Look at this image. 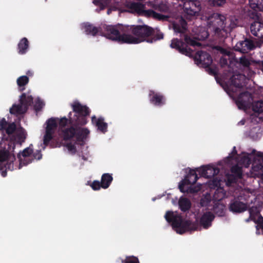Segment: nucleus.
<instances>
[{"label": "nucleus", "mask_w": 263, "mask_h": 263, "mask_svg": "<svg viewBox=\"0 0 263 263\" xmlns=\"http://www.w3.org/2000/svg\"><path fill=\"white\" fill-rule=\"evenodd\" d=\"M152 35H154V36L152 38L147 39V42L149 43H152L157 41V40L163 39V34L160 31H158L156 33H155V31L154 30V33Z\"/></svg>", "instance_id": "4c0bfd02"}, {"label": "nucleus", "mask_w": 263, "mask_h": 263, "mask_svg": "<svg viewBox=\"0 0 263 263\" xmlns=\"http://www.w3.org/2000/svg\"><path fill=\"white\" fill-rule=\"evenodd\" d=\"M226 21V16L218 13H213L208 17L209 23L213 26L215 33L217 34L222 30L225 31Z\"/></svg>", "instance_id": "f8f14e48"}, {"label": "nucleus", "mask_w": 263, "mask_h": 263, "mask_svg": "<svg viewBox=\"0 0 263 263\" xmlns=\"http://www.w3.org/2000/svg\"><path fill=\"white\" fill-rule=\"evenodd\" d=\"M244 123H245V121H241V123H242V124H244Z\"/></svg>", "instance_id": "338daca9"}, {"label": "nucleus", "mask_w": 263, "mask_h": 263, "mask_svg": "<svg viewBox=\"0 0 263 263\" xmlns=\"http://www.w3.org/2000/svg\"><path fill=\"white\" fill-rule=\"evenodd\" d=\"M33 98L31 96H27L25 93H23L20 96L19 101L25 107H26L28 110L29 107L33 103Z\"/></svg>", "instance_id": "c85d7f7f"}, {"label": "nucleus", "mask_w": 263, "mask_h": 263, "mask_svg": "<svg viewBox=\"0 0 263 263\" xmlns=\"http://www.w3.org/2000/svg\"><path fill=\"white\" fill-rule=\"evenodd\" d=\"M113 180V178L111 174L109 173H105L102 175L101 183L102 184V188L104 189H107L110 185Z\"/></svg>", "instance_id": "cd10ccee"}, {"label": "nucleus", "mask_w": 263, "mask_h": 263, "mask_svg": "<svg viewBox=\"0 0 263 263\" xmlns=\"http://www.w3.org/2000/svg\"><path fill=\"white\" fill-rule=\"evenodd\" d=\"M50 145L51 147H53V144L51 143Z\"/></svg>", "instance_id": "69168bd1"}, {"label": "nucleus", "mask_w": 263, "mask_h": 263, "mask_svg": "<svg viewBox=\"0 0 263 263\" xmlns=\"http://www.w3.org/2000/svg\"><path fill=\"white\" fill-rule=\"evenodd\" d=\"M46 124L45 133L43 137V144L45 147L48 146L53 139V134L58 126L55 119L53 118L49 119L46 121Z\"/></svg>", "instance_id": "ddd939ff"}, {"label": "nucleus", "mask_w": 263, "mask_h": 263, "mask_svg": "<svg viewBox=\"0 0 263 263\" xmlns=\"http://www.w3.org/2000/svg\"><path fill=\"white\" fill-rule=\"evenodd\" d=\"M214 218L215 216L212 212H206L201 217L200 224L204 229H207L211 226Z\"/></svg>", "instance_id": "412c9836"}, {"label": "nucleus", "mask_w": 263, "mask_h": 263, "mask_svg": "<svg viewBox=\"0 0 263 263\" xmlns=\"http://www.w3.org/2000/svg\"><path fill=\"white\" fill-rule=\"evenodd\" d=\"M31 162H32V160H30V161H28V162H23V164H24V165H27V164H28V163H31Z\"/></svg>", "instance_id": "bf43d9fd"}, {"label": "nucleus", "mask_w": 263, "mask_h": 263, "mask_svg": "<svg viewBox=\"0 0 263 263\" xmlns=\"http://www.w3.org/2000/svg\"><path fill=\"white\" fill-rule=\"evenodd\" d=\"M103 34V35L106 38L117 41L119 43L128 44V43L132 42L129 40L132 37L128 36L127 26H123L120 24L106 26Z\"/></svg>", "instance_id": "7ed1b4c3"}, {"label": "nucleus", "mask_w": 263, "mask_h": 263, "mask_svg": "<svg viewBox=\"0 0 263 263\" xmlns=\"http://www.w3.org/2000/svg\"><path fill=\"white\" fill-rule=\"evenodd\" d=\"M128 33L131 32L134 36L129 34L132 38L129 39L131 43L128 44H139L142 42L146 41V38L152 36L154 33V29L147 25H132L127 26Z\"/></svg>", "instance_id": "20e7f679"}, {"label": "nucleus", "mask_w": 263, "mask_h": 263, "mask_svg": "<svg viewBox=\"0 0 263 263\" xmlns=\"http://www.w3.org/2000/svg\"><path fill=\"white\" fill-rule=\"evenodd\" d=\"M26 136L25 129L20 127L10 139L3 138V142L0 143V173L3 177L7 176V170L12 171L14 169L13 162L15 160V156L13 152L15 144L21 145L25 142Z\"/></svg>", "instance_id": "f257e3e1"}, {"label": "nucleus", "mask_w": 263, "mask_h": 263, "mask_svg": "<svg viewBox=\"0 0 263 263\" xmlns=\"http://www.w3.org/2000/svg\"><path fill=\"white\" fill-rule=\"evenodd\" d=\"M250 31L252 35L263 42V23L255 21L250 25Z\"/></svg>", "instance_id": "aec40b11"}, {"label": "nucleus", "mask_w": 263, "mask_h": 263, "mask_svg": "<svg viewBox=\"0 0 263 263\" xmlns=\"http://www.w3.org/2000/svg\"><path fill=\"white\" fill-rule=\"evenodd\" d=\"M205 34H206V36H205V37L206 38V37L208 36L209 34H208V32H205Z\"/></svg>", "instance_id": "0e129e2a"}, {"label": "nucleus", "mask_w": 263, "mask_h": 263, "mask_svg": "<svg viewBox=\"0 0 263 263\" xmlns=\"http://www.w3.org/2000/svg\"><path fill=\"white\" fill-rule=\"evenodd\" d=\"M17 84L20 88V90L22 91L25 90V86L29 82V78L26 76H21L17 79Z\"/></svg>", "instance_id": "473e14b6"}, {"label": "nucleus", "mask_w": 263, "mask_h": 263, "mask_svg": "<svg viewBox=\"0 0 263 263\" xmlns=\"http://www.w3.org/2000/svg\"><path fill=\"white\" fill-rule=\"evenodd\" d=\"M252 109L255 112L261 113L263 112V101L254 102L252 104Z\"/></svg>", "instance_id": "e433bc0d"}, {"label": "nucleus", "mask_w": 263, "mask_h": 263, "mask_svg": "<svg viewBox=\"0 0 263 263\" xmlns=\"http://www.w3.org/2000/svg\"><path fill=\"white\" fill-rule=\"evenodd\" d=\"M209 2L213 6H221L226 3V0H209Z\"/></svg>", "instance_id": "c03bdc74"}, {"label": "nucleus", "mask_w": 263, "mask_h": 263, "mask_svg": "<svg viewBox=\"0 0 263 263\" xmlns=\"http://www.w3.org/2000/svg\"><path fill=\"white\" fill-rule=\"evenodd\" d=\"M90 186L93 190L97 191L100 190V188L102 187V184L101 182L99 181L94 180L90 184Z\"/></svg>", "instance_id": "de8ad7c7"}, {"label": "nucleus", "mask_w": 263, "mask_h": 263, "mask_svg": "<svg viewBox=\"0 0 263 263\" xmlns=\"http://www.w3.org/2000/svg\"><path fill=\"white\" fill-rule=\"evenodd\" d=\"M245 80L244 74H234L230 78L228 83L225 84L223 88L228 94L234 93L236 88H241L244 86Z\"/></svg>", "instance_id": "9b49d317"}, {"label": "nucleus", "mask_w": 263, "mask_h": 263, "mask_svg": "<svg viewBox=\"0 0 263 263\" xmlns=\"http://www.w3.org/2000/svg\"><path fill=\"white\" fill-rule=\"evenodd\" d=\"M215 213L219 216H223L224 215V211L223 209V208H219V207L215 208Z\"/></svg>", "instance_id": "864d4df0"}, {"label": "nucleus", "mask_w": 263, "mask_h": 263, "mask_svg": "<svg viewBox=\"0 0 263 263\" xmlns=\"http://www.w3.org/2000/svg\"><path fill=\"white\" fill-rule=\"evenodd\" d=\"M165 218L176 232L182 234L186 232L194 231L198 229V224L190 220H184L179 214H174L173 212L167 211L165 215Z\"/></svg>", "instance_id": "f03ea898"}, {"label": "nucleus", "mask_w": 263, "mask_h": 263, "mask_svg": "<svg viewBox=\"0 0 263 263\" xmlns=\"http://www.w3.org/2000/svg\"><path fill=\"white\" fill-rule=\"evenodd\" d=\"M231 173L239 178V179L242 178V167L236 164L233 166L231 168Z\"/></svg>", "instance_id": "f704fd0d"}, {"label": "nucleus", "mask_w": 263, "mask_h": 263, "mask_svg": "<svg viewBox=\"0 0 263 263\" xmlns=\"http://www.w3.org/2000/svg\"><path fill=\"white\" fill-rule=\"evenodd\" d=\"M71 106L74 115L73 117L69 116L70 123L75 126L85 125L87 123V117L89 116L90 113L89 108L79 102H74Z\"/></svg>", "instance_id": "423d86ee"}, {"label": "nucleus", "mask_w": 263, "mask_h": 263, "mask_svg": "<svg viewBox=\"0 0 263 263\" xmlns=\"http://www.w3.org/2000/svg\"><path fill=\"white\" fill-rule=\"evenodd\" d=\"M148 7L152 8L155 10L163 12L166 9V5L163 3L158 4L154 1H149L146 2Z\"/></svg>", "instance_id": "7c9ffc66"}, {"label": "nucleus", "mask_w": 263, "mask_h": 263, "mask_svg": "<svg viewBox=\"0 0 263 263\" xmlns=\"http://www.w3.org/2000/svg\"><path fill=\"white\" fill-rule=\"evenodd\" d=\"M104 118L100 117L97 119L95 116L91 117V122L92 124H95L97 127L98 129L103 133H105L107 132V124L104 122Z\"/></svg>", "instance_id": "b1692460"}, {"label": "nucleus", "mask_w": 263, "mask_h": 263, "mask_svg": "<svg viewBox=\"0 0 263 263\" xmlns=\"http://www.w3.org/2000/svg\"><path fill=\"white\" fill-rule=\"evenodd\" d=\"M173 29L175 32L182 33L187 29V22L181 18L178 23H174L173 25Z\"/></svg>", "instance_id": "bb28decb"}, {"label": "nucleus", "mask_w": 263, "mask_h": 263, "mask_svg": "<svg viewBox=\"0 0 263 263\" xmlns=\"http://www.w3.org/2000/svg\"><path fill=\"white\" fill-rule=\"evenodd\" d=\"M184 40L174 38L172 40L170 47L175 49L180 53L186 56L191 57L193 55V50L188 47V45L192 46H200L201 44L186 34L184 35Z\"/></svg>", "instance_id": "0eeeda50"}, {"label": "nucleus", "mask_w": 263, "mask_h": 263, "mask_svg": "<svg viewBox=\"0 0 263 263\" xmlns=\"http://www.w3.org/2000/svg\"><path fill=\"white\" fill-rule=\"evenodd\" d=\"M8 124L5 118H3L0 121V132H4Z\"/></svg>", "instance_id": "3c124183"}, {"label": "nucleus", "mask_w": 263, "mask_h": 263, "mask_svg": "<svg viewBox=\"0 0 263 263\" xmlns=\"http://www.w3.org/2000/svg\"><path fill=\"white\" fill-rule=\"evenodd\" d=\"M250 220H251V219L250 218V217L248 219H246V221L247 222H249Z\"/></svg>", "instance_id": "052dcab7"}, {"label": "nucleus", "mask_w": 263, "mask_h": 263, "mask_svg": "<svg viewBox=\"0 0 263 263\" xmlns=\"http://www.w3.org/2000/svg\"><path fill=\"white\" fill-rule=\"evenodd\" d=\"M29 43L26 37L22 38L18 43V52L20 54H25L29 48Z\"/></svg>", "instance_id": "a878e982"}, {"label": "nucleus", "mask_w": 263, "mask_h": 263, "mask_svg": "<svg viewBox=\"0 0 263 263\" xmlns=\"http://www.w3.org/2000/svg\"><path fill=\"white\" fill-rule=\"evenodd\" d=\"M66 147L67 148L68 150L71 152L72 154H75L77 151L76 146L74 144H72L71 143H68L66 145Z\"/></svg>", "instance_id": "09e8293b"}, {"label": "nucleus", "mask_w": 263, "mask_h": 263, "mask_svg": "<svg viewBox=\"0 0 263 263\" xmlns=\"http://www.w3.org/2000/svg\"><path fill=\"white\" fill-rule=\"evenodd\" d=\"M27 108L20 102L18 104H13L10 109V113L15 115H21L25 114Z\"/></svg>", "instance_id": "393cba45"}, {"label": "nucleus", "mask_w": 263, "mask_h": 263, "mask_svg": "<svg viewBox=\"0 0 263 263\" xmlns=\"http://www.w3.org/2000/svg\"><path fill=\"white\" fill-rule=\"evenodd\" d=\"M69 127L64 128L61 130L64 140L67 141L75 137L78 142H83L89 134V130L86 128H81L71 125Z\"/></svg>", "instance_id": "1a4fd4ad"}, {"label": "nucleus", "mask_w": 263, "mask_h": 263, "mask_svg": "<svg viewBox=\"0 0 263 263\" xmlns=\"http://www.w3.org/2000/svg\"><path fill=\"white\" fill-rule=\"evenodd\" d=\"M44 105L45 103H44V102L40 99H37L35 101V104L34 105V110L36 112L40 111L42 110Z\"/></svg>", "instance_id": "79ce46f5"}, {"label": "nucleus", "mask_w": 263, "mask_h": 263, "mask_svg": "<svg viewBox=\"0 0 263 263\" xmlns=\"http://www.w3.org/2000/svg\"><path fill=\"white\" fill-rule=\"evenodd\" d=\"M237 62L241 66L243 67L244 68H246L247 69H250L251 62L249 59L246 56L243 55L239 59V61Z\"/></svg>", "instance_id": "72a5a7b5"}, {"label": "nucleus", "mask_w": 263, "mask_h": 263, "mask_svg": "<svg viewBox=\"0 0 263 263\" xmlns=\"http://www.w3.org/2000/svg\"><path fill=\"white\" fill-rule=\"evenodd\" d=\"M247 209L246 204L238 200L232 201L229 206L230 210L234 213H241L246 211Z\"/></svg>", "instance_id": "4be33fe9"}, {"label": "nucleus", "mask_w": 263, "mask_h": 263, "mask_svg": "<svg viewBox=\"0 0 263 263\" xmlns=\"http://www.w3.org/2000/svg\"><path fill=\"white\" fill-rule=\"evenodd\" d=\"M261 70H262V71H263V61H262V63H261Z\"/></svg>", "instance_id": "e2e57ef3"}, {"label": "nucleus", "mask_w": 263, "mask_h": 263, "mask_svg": "<svg viewBox=\"0 0 263 263\" xmlns=\"http://www.w3.org/2000/svg\"><path fill=\"white\" fill-rule=\"evenodd\" d=\"M17 157L18 158V159L20 160V161H21V154H18L17 155Z\"/></svg>", "instance_id": "680f3d73"}, {"label": "nucleus", "mask_w": 263, "mask_h": 263, "mask_svg": "<svg viewBox=\"0 0 263 263\" xmlns=\"http://www.w3.org/2000/svg\"><path fill=\"white\" fill-rule=\"evenodd\" d=\"M206 71L211 75L216 76L217 75V72L215 68L211 67L210 66H209L208 67H205Z\"/></svg>", "instance_id": "8fccbe9b"}, {"label": "nucleus", "mask_w": 263, "mask_h": 263, "mask_svg": "<svg viewBox=\"0 0 263 263\" xmlns=\"http://www.w3.org/2000/svg\"><path fill=\"white\" fill-rule=\"evenodd\" d=\"M232 58H229L227 55L222 56L220 59V64L221 67H224L228 65V60H230Z\"/></svg>", "instance_id": "49530a36"}, {"label": "nucleus", "mask_w": 263, "mask_h": 263, "mask_svg": "<svg viewBox=\"0 0 263 263\" xmlns=\"http://www.w3.org/2000/svg\"><path fill=\"white\" fill-rule=\"evenodd\" d=\"M196 171L201 176L206 178H211L214 177L217 175L220 171L218 168L213 167L211 165L202 166L199 168H196Z\"/></svg>", "instance_id": "dca6fc26"}, {"label": "nucleus", "mask_w": 263, "mask_h": 263, "mask_svg": "<svg viewBox=\"0 0 263 263\" xmlns=\"http://www.w3.org/2000/svg\"><path fill=\"white\" fill-rule=\"evenodd\" d=\"M255 48L253 42L248 39H245L244 41L237 42L234 48L235 51L243 53H247L248 51L253 50Z\"/></svg>", "instance_id": "a211bd4d"}, {"label": "nucleus", "mask_w": 263, "mask_h": 263, "mask_svg": "<svg viewBox=\"0 0 263 263\" xmlns=\"http://www.w3.org/2000/svg\"><path fill=\"white\" fill-rule=\"evenodd\" d=\"M251 94L248 91L241 92L238 96L236 103L239 109H246L252 100Z\"/></svg>", "instance_id": "f3484780"}, {"label": "nucleus", "mask_w": 263, "mask_h": 263, "mask_svg": "<svg viewBox=\"0 0 263 263\" xmlns=\"http://www.w3.org/2000/svg\"><path fill=\"white\" fill-rule=\"evenodd\" d=\"M250 7L253 9L260 8L262 5V0H249Z\"/></svg>", "instance_id": "ea45409f"}, {"label": "nucleus", "mask_w": 263, "mask_h": 263, "mask_svg": "<svg viewBox=\"0 0 263 263\" xmlns=\"http://www.w3.org/2000/svg\"><path fill=\"white\" fill-rule=\"evenodd\" d=\"M26 74H27L28 76H33V72H32L31 71H30V70H28V71L26 72Z\"/></svg>", "instance_id": "13d9d810"}, {"label": "nucleus", "mask_w": 263, "mask_h": 263, "mask_svg": "<svg viewBox=\"0 0 263 263\" xmlns=\"http://www.w3.org/2000/svg\"><path fill=\"white\" fill-rule=\"evenodd\" d=\"M33 152V151L32 148H30V147H27L23 150L21 155L23 157L26 158V160H25V161H26L29 159L27 157L30 156V155L32 154Z\"/></svg>", "instance_id": "a18cd8bd"}, {"label": "nucleus", "mask_w": 263, "mask_h": 263, "mask_svg": "<svg viewBox=\"0 0 263 263\" xmlns=\"http://www.w3.org/2000/svg\"><path fill=\"white\" fill-rule=\"evenodd\" d=\"M198 179L196 170L190 169L184 179L179 184L180 191L182 193H194L198 190L192 187L191 185L195 184Z\"/></svg>", "instance_id": "9d476101"}, {"label": "nucleus", "mask_w": 263, "mask_h": 263, "mask_svg": "<svg viewBox=\"0 0 263 263\" xmlns=\"http://www.w3.org/2000/svg\"><path fill=\"white\" fill-rule=\"evenodd\" d=\"M8 126L6 127L5 130L7 135H5L4 132H0V143L3 142V138L10 139L13 136L12 134L16 130V126L15 123L8 124Z\"/></svg>", "instance_id": "5701e85b"}, {"label": "nucleus", "mask_w": 263, "mask_h": 263, "mask_svg": "<svg viewBox=\"0 0 263 263\" xmlns=\"http://www.w3.org/2000/svg\"><path fill=\"white\" fill-rule=\"evenodd\" d=\"M194 59L198 65H201V66L204 68L211 66L213 62L211 55L208 52L203 51H198Z\"/></svg>", "instance_id": "2eb2a0df"}, {"label": "nucleus", "mask_w": 263, "mask_h": 263, "mask_svg": "<svg viewBox=\"0 0 263 263\" xmlns=\"http://www.w3.org/2000/svg\"><path fill=\"white\" fill-rule=\"evenodd\" d=\"M214 49H215L218 52L221 53L222 55H227V57L230 58H233L234 57L233 53L231 52L230 50H228L226 49H224L222 48L221 46H216L214 47Z\"/></svg>", "instance_id": "c9c22d12"}, {"label": "nucleus", "mask_w": 263, "mask_h": 263, "mask_svg": "<svg viewBox=\"0 0 263 263\" xmlns=\"http://www.w3.org/2000/svg\"><path fill=\"white\" fill-rule=\"evenodd\" d=\"M127 7L130 10V12L136 13L139 15L152 17L158 20H165L167 17L165 15L157 13L154 10H145V5L138 2L128 3Z\"/></svg>", "instance_id": "6e6552de"}, {"label": "nucleus", "mask_w": 263, "mask_h": 263, "mask_svg": "<svg viewBox=\"0 0 263 263\" xmlns=\"http://www.w3.org/2000/svg\"><path fill=\"white\" fill-rule=\"evenodd\" d=\"M201 9V2L198 0H187L183 2V9L189 16L198 15Z\"/></svg>", "instance_id": "4468645a"}, {"label": "nucleus", "mask_w": 263, "mask_h": 263, "mask_svg": "<svg viewBox=\"0 0 263 263\" xmlns=\"http://www.w3.org/2000/svg\"><path fill=\"white\" fill-rule=\"evenodd\" d=\"M72 113L70 112L69 114L68 117H69V116L71 117ZM69 124L70 125H72L69 121V118L67 119L65 117L62 118L59 121V126L61 128H64L68 124Z\"/></svg>", "instance_id": "a19ab883"}, {"label": "nucleus", "mask_w": 263, "mask_h": 263, "mask_svg": "<svg viewBox=\"0 0 263 263\" xmlns=\"http://www.w3.org/2000/svg\"><path fill=\"white\" fill-rule=\"evenodd\" d=\"M255 223H257L258 224H260L261 226L263 225V217L260 215L258 217V219L256 220V222Z\"/></svg>", "instance_id": "4d7b16f0"}, {"label": "nucleus", "mask_w": 263, "mask_h": 263, "mask_svg": "<svg viewBox=\"0 0 263 263\" xmlns=\"http://www.w3.org/2000/svg\"><path fill=\"white\" fill-rule=\"evenodd\" d=\"M249 213H250V218L251 219V220H252L253 221H254L255 222H256V219L255 218V215H254V214H253V210L250 209L249 210Z\"/></svg>", "instance_id": "6e6d98bb"}, {"label": "nucleus", "mask_w": 263, "mask_h": 263, "mask_svg": "<svg viewBox=\"0 0 263 263\" xmlns=\"http://www.w3.org/2000/svg\"><path fill=\"white\" fill-rule=\"evenodd\" d=\"M150 102L157 106H162L165 104V97L159 92L150 90L148 94Z\"/></svg>", "instance_id": "6ab92c4d"}, {"label": "nucleus", "mask_w": 263, "mask_h": 263, "mask_svg": "<svg viewBox=\"0 0 263 263\" xmlns=\"http://www.w3.org/2000/svg\"><path fill=\"white\" fill-rule=\"evenodd\" d=\"M32 154H33V157L34 159H35L39 160L41 159L42 158V154L41 153V151H40V150H37L34 153L33 152Z\"/></svg>", "instance_id": "603ef678"}, {"label": "nucleus", "mask_w": 263, "mask_h": 263, "mask_svg": "<svg viewBox=\"0 0 263 263\" xmlns=\"http://www.w3.org/2000/svg\"><path fill=\"white\" fill-rule=\"evenodd\" d=\"M180 210L183 212L188 211L191 206L190 200L186 198H180L178 201Z\"/></svg>", "instance_id": "2f4dec72"}, {"label": "nucleus", "mask_w": 263, "mask_h": 263, "mask_svg": "<svg viewBox=\"0 0 263 263\" xmlns=\"http://www.w3.org/2000/svg\"><path fill=\"white\" fill-rule=\"evenodd\" d=\"M84 28L87 34H90L92 36H96L100 32L99 28L95 27L89 23L84 24Z\"/></svg>", "instance_id": "c756f323"}, {"label": "nucleus", "mask_w": 263, "mask_h": 263, "mask_svg": "<svg viewBox=\"0 0 263 263\" xmlns=\"http://www.w3.org/2000/svg\"><path fill=\"white\" fill-rule=\"evenodd\" d=\"M252 156L249 154L242 156L239 160L240 164L245 167H248L252 163L251 173L253 177L261 176L263 179V153H260L254 157L252 163Z\"/></svg>", "instance_id": "39448f33"}, {"label": "nucleus", "mask_w": 263, "mask_h": 263, "mask_svg": "<svg viewBox=\"0 0 263 263\" xmlns=\"http://www.w3.org/2000/svg\"><path fill=\"white\" fill-rule=\"evenodd\" d=\"M122 263H140L137 257L132 255L126 256L124 259L121 260Z\"/></svg>", "instance_id": "58836bf2"}, {"label": "nucleus", "mask_w": 263, "mask_h": 263, "mask_svg": "<svg viewBox=\"0 0 263 263\" xmlns=\"http://www.w3.org/2000/svg\"><path fill=\"white\" fill-rule=\"evenodd\" d=\"M227 184L228 185H230L232 183H236L239 178H237L236 176L233 175V174H228L227 176Z\"/></svg>", "instance_id": "37998d69"}, {"label": "nucleus", "mask_w": 263, "mask_h": 263, "mask_svg": "<svg viewBox=\"0 0 263 263\" xmlns=\"http://www.w3.org/2000/svg\"><path fill=\"white\" fill-rule=\"evenodd\" d=\"M244 123H245V121H241V123H242V124H244Z\"/></svg>", "instance_id": "774afa93"}, {"label": "nucleus", "mask_w": 263, "mask_h": 263, "mask_svg": "<svg viewBox=\"0 0 263 263\" xmlns=\"http://www.w3.org/2000/svg\"><path fill=\"white\" fill-rule=\"evenodd\" d=\"M237 154V152L236 147L234 146L233 148V150H232L231 153L228 156V158L232 159H233L234 156H235Z\"/></svg>", "instance_id": "5fc2aeb1"}]
</instances>
